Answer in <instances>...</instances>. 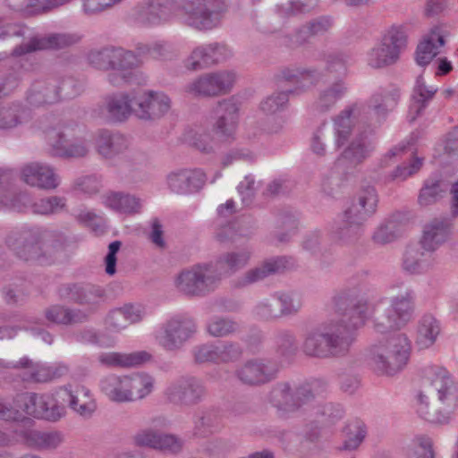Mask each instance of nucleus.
<instances>
[{"label": "nucleus", "instance_id": "f8f14e48", "mask_svg": "<svg viewBox=\"0 0 458 458\" xmlns=\"http://www.w3.org/2000/svg\"><path fill=\"white\" fill-rule=\"evenodd\" d=\"M235 81L232 72L221 71L203 74L183 88V93L189 98L211 97L229 91Z\"/></svg>", "mask_w": 458, "mask_h": 458}, {"label": "nucleus", "instance_id": "37998d69", "mask_svg": "<svg viewBox=\"0 0 458 458\" xmlns=\"http://www.w3.org/2000/svg\"><path fill=\"white\" fill-rule=\"evenodd\" d=\"M223 427V416L217 411H208L195 421L194 434L200 437H206L218 432Z\"/></svg>", "mask_w": 458, "mask_h": 458}, {"label": "nucleus", "instance_id": "2f4dec72", "mask_svg": "<svg viewBox=\"0 0 458 458\" xmlns=\"http://www.w3.org/2000/svg\"><path fill=\"white\" fill-rule=\"evenodd\" d=\"M60 394L69 398L70 407L81 416H90L96 410L90 391L83 386H76L73 389L65 388Z\"/></svg>", "mask_w": 458, "mask_h": 458}, {"label": "nucleus", "instance_id": "4c0bfd02", "mask_svg": "<svg viewBox=\"0 0 458 458\" xmlns=\"http://www.w3.org/2000/svg\"><path fill=\"white\" fill-rule=\"evenodd\" d=\"M288 264L289 260L284 257L266 261L259 267L249 270L240 282V285L245 286L262 280L269 275L287 268L289 267Z\"/></svg>", "mask_w": 458, "mask_h": 458}, {"label": "nucleus", "instance_id": "09e8293b", "mask_svg": "<svg viewBox=\"0 0 458 458\" xmlns=\"http://www.w3.org/2000/svg\"><path fill=\"white\" fill-rule=\"evenodd\" d=\"M366 433V427L362 421L354 420L349 423L344 430V448L346 450L356 449L364 440Z\"/></svg>", "mask_w": 458, "mask_h": 458}, {"label": "nucleus", "instance_id": "774afa93", "mask_svg": "<svg viewBox=\"0 0 458 458\" xmlns=\"http://www.w3.org/2000/svg\"><path fill=\"white\" fill-rule=\"evenodd\" d=\"M191 141L202 152L208 153L213 149L214 141L208 133L198 131L191 139Z\"/></svg>", "mask_w": 458, "mask_h": 458}, {"label": "nucleus", "instance_id": "0e129e2a", "mask_svg": "<svg viewBox=\"0 0 458 458\" xmlns=\"http://www.w3.org/2000/svg\"><path fill=\"white\" fill-rule=\"evenodd\" d=\"M418 445L411 458H433L432 441L428 437L417 438Z\"/></svg>", "mask_w": 458, "mask_h": 458}, {"label": "nucleus", "instance_id": "dca6fc26", "mask_svg": "<svg viewBox=\"0 0 458 458\" xmlns=\"http://www.w3.org/2000/svg\"><path fill=\"white\" fill-rule=\"evenodd\" d=\"M19 402L23 403V411L35 418L55 421L64 414V407L52 394H27Z\"/></svg>", "mask_w": 458, "mask_h": 458}, {"label": "nucleus", "instance_id": "e433bc0d", "mask_svg": "<svg viewBox=\"0 0 458 458\" xmlns=\"http://www.w3.org/2000/svg\"><path fill=\"white\" fill-rule=\"evenodd\" d=\"M151 355L145 352H134L131 353L107 352L98 356L101 364L108 367H132L140 365L149 360Z\"/></svg>", "mask_w": 458, "mask_h": 458}, {"label": "nucleus", "instance_id": "c9c22d12", "mask_svg": "<svg viewBox=\"0 0 458 458\" xmlns=\"http://www.w3.org/2000/svg\"><path fill=\"white\" fill-rule=\"evenodd\" d=\"M136 107L134 95L131 98L128 95L119 94L109 96L105 100V109L108 117L115 121H123L134 114Z\"/></svg>", "mask_w": 458, "mask_h": 458}, {"label": "nucleus", "instance_id": "de8ad7c7", "mask_svg": "<svg viewBox=\"0 0 458 458\" xmlns=\"http://www.w3.org/2000/svg\"><path fill=\"white\" fill-rule=\"evenodd\" d=\"M27 233H23L19 237L10 236L7 244L12 248L16 255L25 260L35 259L38 257L39 247L38 243H25Z\"/></svg>", "mask_w": 458, "mask_h": 458}, {"label": "nucleus", "instance_id": "f3484780", "mask_svg": "<svg viewBox=\"0 0 458 458\" xmlns=\"http://www.w3.org/2000/svg\"><path fill=\"white\" fill-rule=\"evenodd\" d=\"M195 330L191 319L177 316L167 322L157 335L158 344L166 350L179 348L188 340Z\"/></svg>", "mask_w": 458, "mask_h": 458}, {"label": "nucleus", "instance_id": "6e6552de", "mask_svg": "<svg viewBox=\"0 0 458 458\" xmlns=\"http://www.w3.org/2000/svg\"><path fill=\"white\" fill-rule=\"evenodd\" d=\"M377 193L373 187L361 189L352 205L344 211L341 223L334 231V239L350 242L361 233L362 225L377 210Z\"/></svg>", "mask_w": 458, "mask_h": 458}, {"label": "nucleus", "instance_id": "423d86ee", "mask_svg": "<svg viewBox=\"0 0 458 458\" xmlns=\"http://www.w3.org/2000/svg\"><path fill=\"white\" fill-rule=\"evenodd\" d=\"M420 389L414 398L417 413L432 423H444L447 417L432 412L429 408V395L437 394L444 404L456 399V386L448 370L439 365H427L420 372Z\"/></svg>", "mask_w": 458, "mask_h": 458}, {"label": "nucleus", "instance_id": "5fc2aeb1", "mask_svg": "<svg viewBox=\"0 0 458 458\" xmlns=\"http://www.w3.org/2000/svg\"><path fill=\"white\" fill-rule=\"evenodd\" d=\"M208 56L204 45L196 47L184 60V66L190 71H198L208 67Z\"/></svg>", "mask_w": 458, "mask_h": 458}, {"label": "nucleus", "instance_id": "3c124183", "mask_svg": "<svg viewBox=\"0 0 458 458\" xmlns=\"http://www.w3.org/2000/svg\"><path fill=\"white\" fill-rule=\"evenodd\" d=\"M346 92V87L342 81H336L324 89L318 99V106L327 109L336 103Z\"/></svg>", "mask_w": 458, "mask_h": 458}, {"label": "nucleus", "instance_id": "69168bd1", "mask_svg": "<svg viewBox=\"0 0 458 458\" xmlns=\"http://www.w3.org/2000/svg\"><path fill=\"white\" fill-rule=\"evenodd\" d=\"M121 247L119 241L111 242L108 246V252L105 258L106 272V274L113 276L115 273L116 267V254Z\"/></svg>", "mask_w": 458, "mask_h": 458}, {"label": "nucleus", "instance_id": "2eb2a0df", "mask_svg": "<svg viewBox=\"0 0 458 458\" xmlns=\"http://www.w3.org/2000/svg\"><path fill=\"white\" fill-rule=\"evenodd\" d=\"M134 114L140 119L154 120L165 115L171 108V98L162 91L144 90L134 93Z\"/></svg>", "mask_w": 458, "mask_h": 458}, {"label": "nucleus", "instance_id": "79ce46f5", "mask_svg": "<svg viewBox=\"0 0 458 458\" xmlns=\"http://www.w3.org/2000/svg\"><path fill=\"white\" fill-rule=\"evenodd\" d=\"M127 378L131 402L145 398L154 389V378L148 374H132Z\"/></svg>", "mask_w": 458, "mask_h": 458}, {"label": "nucleus", "instance_id": "6e6d98bb", "mask_svg": "<svg viewBox=\"0 0 458 458\" xmlns=\"http://www.w3.org/2000/svg\"><path fill=\"white\" fill-rule=\"evenodd\" d=\"M204 47L208 59H210L208 60V66L224 62L232 55V51L225 44L210 43Z\"/></svg>", "mask_w": 458, "mask_h": 458}, {"label": "nucleus", "instance_id": "ea45409f", "mask_svg": "<svg viewBox=\"0 0 458 458\" xmlns=\"http://www.w3.org/2000/svg\"><path fill=\"white\" fill-rule=\"evenodd\" d=\"M437 89H428L422 77H419L416 81L414 88V93L412 96V102L410 106L408 117L411 122L414 121L419 116L422 110L426 107L427 103L430 100Z\"/></svg>", "mask_w": 458, "mask_h": 458}, {"label": "nucleus", "instance_id": "338daca9", "mask_svg": "<svg viewBox=\"0 0 458 458\" xmlns=\"http://www.w3.org/2000/svg\"><path fill=\"white\" fill-rule=\"evenodd\" d=\"M326 124L323 123L312 134L310 139V149L317 156H324L326 153V147L323 142L324 128Z\"/></svg>", "mask_w": 458, "mask_h": 458}, {"label": "nucleus", "instance_id": "49530a36", "mask_svg": "<svg viewBox=\"0 0 458 458\" xmlns=\"http://www.w3.org/2000/svg\"><path fill=\"white\" fill-rule=\"evenodd\" d=\"M403 266L411 274H420L428 270L430 263L423 252L410 248L405 251Z\"/></svg>", "mask_w": 458, "mask_h": 458}, {"label": "nucleus", "instance_id": "c85d7f7f", "mask_svg": "<svg viewBox=\"0 0 458 458\" xmlns=\"http://www.w3.org/2000/svg\"><path fill=\"white\" fill-rule=\"evenodd\" d=\"M450 234V221L446 218H435L424 228L421 246L428 251H433L446 242Z\"/></svg>", "mask_w": 458, "mask_h": 458}, {"label": "nucleus", "instance_id": "b1692460", "mask_svg": "<svg viewBox=\"0 0 458 458\" xmlns=\"http://www.w3.org/2000/svg\"><path fill=\"white\" fill-rule=\"evenodd\" d=\"M21 179L30 186L51 190L59 184V178L52 167L39 164L30 163L21 169Z\"/></svg>", "mask_w": 458, "mask_h": 458}, {"label": "nucleus", "instance_id": "8fccbe9b", "mask_svg": "<svg viewBox=\"0 0 458 458\" xmlns=\"http://www.w3.org/2000/svg\"><path fill=\"white\" fill-rule=\"evenodd\" d=\"M447 187L442 181L427 182L420 190L419 202L422 206H428L440 199L446 192Z\"/></svg>", "mask_w": 458, "mask_h": 458}, {"label": "nucleus", "instance_id": "473e14b6", "mask_svg": "<svg viewBox=\"0 0 458 458\" xmlns=\"http://www.w3.org/2000/svg\"><path fill=\"white\" fill-rule=\"evenodd\" d=\"M143 316L144 310L141 306L126 304L111 310L107 316L106 324L114 330H121L140 321Z\"/></svg>", "mask_w": 458, "mask_h": 458}, {"label": "nucleus", "instance_id": "393cba45", "mask_svg": "<svg viewBox=\"0 0 458 458\" xmlns=\"http://www.w3.org/2000/svg\"><path fill=\"white\" fill-rule=\"evenodd\" d=\"M206 174L200 169H182L171 173L167 177L170 189L179 194L199 190L205 183Z\"/></svg>", "mask_w": 458, "mask_h": 458}, {"label": "nucleus", "instance_id": "864d4df0", "mask_svg": "<svg viewBox=\"0 0 458 458\" xmlns=\"http://www.w3.org/2000/svg\"><path fill=\"white\" fill-rule=\"evenodd\" d=\"M237 327L233 320L216 317L208 324V332L213 336L223 337L236 331Z\"/></svg>", "mask_w": 458, "mask_h": 458}, {"label": "nucleus", "instance_id": "1a4fd4ad", "mask_svg": "<svg viewBox=\"0 0 458 458\" xmlns=\"http://www.w3.org/2000/svg\"><path fill=\"white\" fill-rule=\"evenodd\" d=\"M319 74L314 71H299L296 69L287 68L282 72L280 81L281 83H290L298 85L294 89L282 85L286 89L285 91L279 92L276 95H272L267 98L260 103V109L267 114H275L288 101V93L298 92L302 88H308L318 81Z\"/></svg>", "mask_w": 458, "mask_h": 458}, {"label": "nucleus", "instance_id": "412c9836", "mask_svg": "<svg viewBox=\"0 0 458 458\" xmlns=\"http://www.w3.org/2000/svg\"><path fill=\"white\" fill-rule=\"evenodd\" d=\"M193 355L198 363H227L237 360L242 356V349L236 344H203L194 349Z\"/></svg>", "mask_w": 458, "mask_h": 458}, {"label": "nucleus", "instance_id": "680f3d73", "mask_svg": "<svg viewBox=\"0 0 458 458\" xmlns=\"http://www.w3.org/2000/svg\"><path fill=\"white\" fill-rule=\"evenodd\" d=\"M19 396L13 401V404L7 401H0V417L5 420H17L21 417V410L23 411V403L19 402Z\"/></svg>", "mask_w": 458, "mask_h": 458}, {"label": "nucleus", "instance_id": "9d476101", "mask_svg": "<svg viewBox=\"0 0 458 458\" xmlns=\"http://www.w3.org/2000/svg\"><path fill=\"white\" fill-rule=\"evenodd\" d=\"M407 30L403 25H393L383 36L381 44L369 56L371 66L380 68L395 63L407 46Z\"/></svg>", "mask_w": 458, "mask_h": 458}, {"label": "nucleus", "instance_id": "603ef678", "mask_svg": "<svg viewBox=\"0 0 458 458\" xmlns=\"http://www.w3.org/2000/svg\"><path fill=\"white\" fill-rule=\"evenodd\" d=\"M273 296L274 302H276V305L278 310L280 311V317L284 315L295 314L300 310L301 307V301L298 299H294L290 294L277 293Z\"/></svg>", "mask_w": 458, "mask_h": 458}, {"label": "nucleus", "instance_id": "58836bf2", "mask_svg": "<svg viewBox=\"0 0 458 458\" xmlns=\"http://www.w3.org/2000/svg\"><path fill=\"white\" fill-rule=\"evenodd\" d=\"M30 116L27 109L19 104H0V130H9L26 122Z\"/></svg>", "mask_w": 458, "mask_h": 458}, {"label": "nucleus", "instance_id": "13d9d810", "mask_svg": "<svg viewBox=\"0 0 458 458\" xmlns=\"http://www.w3.org/2000/svg\"><path fill=\"white\" fill-rule=\"evenodd\" d=\"M398 228L396 223L388 221L381 225L373 235L375 242L386 244L394 241L398 236Z\"/></svg>", "mask_w": 458, "mask_h": 458}, {"label": "nucleus", "instance_id": "c03bdc74", "mask_svg": "<svg viewBox=\"0 0 458 458\" xmlns=\"http://www.w3.org/2000/svg\"><path fill=\"white\" fill-rule=\"evenodd\" d=\"M46 318L51 323L68 325L81 322L86 314L80 310H73L55 305L47 310Z\"/></svg>", "mask_w": 458, "mask_h": 458}, {"label": "nucleus", "instance_id": "5701e85b", "mask_svg": "<svg viewBox=\"0 0 458 458\" xmlns=\"http://www.w3.org/2000/svg\"><path fill=\"white\" fill-rule=\"evenodd\" d=\"M93 140L96 151L106 159L123 154L129 147L128 140L123 135L107 130L98 131Z\"/></svg>", "mask_w": 458, "mask_h": 458}, {"label": "nucleus", "instance_id": "a878e982", "mask_svg": "<svg viewBox=\"0 0 458 458\" xmlns=\"http://www.w3.org/2000/svg\"><path fill=\"white\" fill-rule=\"evenodd\" d=\"M135 442L139 445L173 454L180 452L183 445L182 441L174 435L163 434L152 429L139 432L135 437Z\"/></svg>", "mask_w": 458, "mask_h": 458}, {"label": "nucleus", "instance_id": "bb28decb", "mask_svg": "<svg viewBox=\"0 0 458 458\" xmlns=\"http://www.w3.org/2000/svg\"><path fill=\"white\" fill-rule=\"evenodd\" d=\"M403 156H407L409 158H411V162L409 165L397 166L396 170L393 174L394 179L404 180L407 177L417 173L422 165V160L415 157L414 150L410 145V143H408L407 145L401 144L392 148L382 159L381 165L386 166L388 165V160H391L392 158L396 157H402Z\"/></svg>", "mask_w": 458, "mask_h": 458}, {"label": "nucleus", "instance_id": "f257e3e1", "mask_svg": "<svg viewBox=\"0 0 458 458\" xmlns=\"http://www.w3.org/2000/svg\"><path fill=\"white\" fill-rule=\"evenodd\" d=\"M399 90H384L373 94L367 106L354 104L343 110L335 119V145L341 148L349 143L336 161L337 166L352 167L362 163L373 150L368 133L354 127V122L368 118L380 123L397 106Z\"/></svg>", "mask_w": 458, "mask_h": 458}, {"label": "nucleus", "instance_id": "a211bd4d", "mask_svg": "<svg viewBox=\"0 0 458 458\" xmlns=\"http://www.w3.org/2000/svg\"><path fill=\"white\" fill-rule=\"evenodd\" d=\"M311 397L310 386H303L293 394L287 383H279L272 389L269 400L278 410L293 411L308 403Z\"/></svg>", "mask_w": 458, "mask_h": 458}, {"label": "nucleus", "instance_id": "7c9ffc66", "mask_svg": "<svg viewBox=\"0 0 458 458\" xmlns=\"http://www.w3.org/2000/svg\"><path fill=\"white\" fill-rule=\"evenodd\" d=\"M60 295L81 305H97L102 299L103 292L94 285H66L61 288Z\"/></svg>", "mask_w": 458, "mask_h": 458}, {"label": "nucleus", "instance_id": "a19ab883", "mask_svg": "<svg viewBox=\"0 0 458 458\" xmlns=\"http://www.w3.org/2000/svg\"><path fill=\"white\" fill-rule=\"evenodd\" d=\"M23 438L32 447L50 449L57 447L62 442V437L57 432H46L36 429H27L23 432Z\"/></svg>", "mask_w": 458, "mask_h": 458}, {"label": "nucleus", "instance_id": "7ed1b4c3", "mask_svg": "<svg viewBox=\"0 0 458 458\" xmlns=\"http://www.w3.org/2000/svg\"><path fill=\"white\" fill-rule=\"evenodd\" d=\"M226 4L224 0H147L138 11L137 19L145 26L178 21L199 31L211 30L221 24Z\"/></svg>", "mask_w": 458, "mask_h": 458}, {"label": "nucleus", "instance_id": "4468645a", "mask_svg": "<svg viewBox=\"0 0 458 458\" xmlns=\"http://www.w3.org/2000/svg\"><path fill=\"white\" fill-rule=\"evenodd\" d=\"M58 89L51 82L36 81L29 90L27 101L32 106H41L55 103L62 98H72L80 93V89L72 78L64 80Z\"/></svg>", "mask_w": 458, "mask_h": 458}, {"label": "nucleus", "instance_id": "bf43d9fd", "mask_svg": "<svg viewBox=\"0 0 458 458\" xmlns=\"http://www.w3.org/2000/svg\"><path fill=\"white\" fill-rule=\"evenodd\" d=\"M64 206V201L59 197L42 199L32 206L34 213L47 215L59 211Z\"/></svg>", "mask_w": 458, "mask_h": 458}, {"label": "nucleus", "instance_id": "aec40b11", "mask_svg": "<svg viewBox=\"0 0 458 458\" xmlns=\"http://www.w3.org/2000/svg\"><path fill=\"white\" fill-rule=\"evenodd\" d=\"M203 385L194 377H181L169 385L165 391L168 400L177 404H192L205 394Z\"/></svg>", "mask_w": 458, "mask_h": 458}, {"label": "nucleus", "instance_id": "c756f323", "mask_svg": "<svg viewBox=\"0 0 458 458\" xmlns=\"http://www.w3.org/2000/svg\"><path fill=\"white\" fill-rule=\"evenodd\" d=\"M74 42L72 37L65 34H53L47 37H33L27 43L16 47L14 55H21L38 50L57 49Z\"/></svg>", "mask_w": 458, "mask_h": 458}, {"label": "nucleus", "instance_id": "0eeeda50", "mask_svg": "<svg viewBox=\"0 0 458 458\" xmlns=\"http://www.w3.org/2000/svg\"><path fill=\"white\" fill-rule=\"evenodd\" d=\"M411 343L404 334H394L374 344L369 351V365L380 375L392 376L407 365Z\"/></svg>", "mask_w": 458, "mask_h": 458}, {"label": "nucleus", "instance_id": "4d7b16f0", "mask_svg": "<svg viewBox=\"0 0 458 458\" xmlns=\"http://www.w3.org/2000/svg\"><path fill=\"white\" fill-rule=\"evenodd\" d=\"M254 315L262 320H271L280 317L276 302H274V296L266 299L259 302L253 310Z\"/></svg>", "mask_w": 458, "mask_h": 458}, {"label": "nucleus", "instance_id": "9b49d317", "mask_svg": "<svg viewBox=\"0 0 458 458\" xmlns=\"http://www.w3.org/2000/svg\"><path fill=\"white\" fill-rule=\"evenodd\" d=\"M46 140L51 154L56 157H83L89 153L85 140L75 137V128L70 125L47 130Z\"/></svg>", "mask_w": 458, "mask_h": 458}, {"label": "nucleus", "instance_id": "20e7f679", "mask_svg": "<svg viewBox=\"0 0 458 458\" xmlns=\"http://www.w3.org/2000/svg\"><path fill=\"white\" fill-rule=\"evenodd\" d=\"M249 259L250 254L246 251H233L222 256L215 267L212 265H195L183 269L175 277V288L181 293L188 296L205 295L217 286L221 276L243 267Z\"/></svg>", "mask_w": 458, "mask_h": 458}, {"label": "nucleus", "instance_id": "a18cd8bd", "mask_svg": "<svg viewBox=\"0 0 458 458\" xmlns=\"http://www.w3.org/2000/svg\"><path fill=\"white\" fill-rule=\"evenodd\" d=\"M107 207L122 213H136L140 208V200L131 195L111 192L106 197Z\"/></svg>", "mask_w": 458, "mask_h": 458}, {"label": "nucleus", "instance_id": "72a5a7b5", "mask_svg": "<svg viewBox=\"0 0 458 458\" xmlns=\"http://www.w3.org/2000/svg\"><path fill=\"white\" fill-rule=\"evenodd\" d=\"M101 392L112 402L131 403L127 376L110 375L100 382Z\"/></svg>", "mask_w": 458, "mask_h": 458}, {"label": "nucleus", "instance_id": "f704fd0d", "mask_svg": "<svg viewBox=\"0 0 458 458\" xmlns=\"http://www.w3.org/2000/svg\"><path fill=\"white\" fill-rule=\"evenodd\" d=\"M441 332L439 322L431 315L423 316L418 323L415 344L420 350L431 347Z\"/></svg>", "mask_w": 458, "mask_h": 458}, {"label": "nucleus", "instance_id": "f03ea898", "mask_svg": "<svg viewBox=\"0 0 458 458\" xmlns=\"http://www.w3.org/2000/svg\"><path fill=\"white\" fill-rule=\"evenodd\" d=\"M334 303L339 320L305 335L302 351L306 355L327 358L345 354L352 341L350 332L363 326L372 312L363 298L353 294H340Z\"/></svg>", "mask_w": 458, "mask_h": 458}, {"label": "nucleus", "instance_id": "39448f33", "mask_svg": "<svg viewBox=\"0 0 458 458\" xmlns=\"http://www.w3.org/2000/svg\"><path fill=\"white\" fill-rule=\"evenodd\" d=\"M163 51L164 46L161 44H155L152 47L148 45H139L137 55L133 52L121 47H108L91 51L88 59L89 64L98 70H111L108 81L115 85L120 81H128L132 71L139 67L144 60L163 57Z\"/></svg>", "mask_w": 458, "mask_h": 458}, {"label": "nucleus", "instance_id": "052dcab7", "mask_svg": "<svg viewBox=\"0 0 458 458\" xmlns=\"http://www.w3.org/2000/svg\"><path fill=\"white\" fill-rule=\"evenodd\" d=\"M331 26L328 19H319L312 21L310 24L303 26L298 34L297 42L301 43L305 41L308 37L317 35L318 33L327 31Z\"/></svg>", "mask_w": 458, "mask_h": 458}, {"label": "nucleus", "instance_id": "e2e57ef3", "mask_svg": "<svg viewBox=\"0 0 458 458\" xmlns=\"http://www.w3.org/2000/svg\"><path fill=\"white\" fill-rule=\"evenodd\" d=\"M26 199L27 197L25 195L14 197L9 191H4L2 199H0V210L9 208L19 212L24 211V207L21 202Z\"/></svg>", "mask_w": 458, "mask_h": 458}, {"label": "nucleus", "instance_id": "4be33fe9", "mask_svg": "<svg viewBox=\"0 0 458 458\" xmlns=\"http://www.w3.org/2000/svg\"><path fill=\"white\" fill-rule=\"evenodd\" d=\"M239 105L233 98L219 102L216 108L217 120L215 130L224 140L232 138L238 124Z\"/></svg>", "mask_w": 458, "mask_h": 458}, {"label": "nucleus", "instance_id": "6ab92c4d", "mask_svg": "<svg viewBox=\"0 0 458 458\" xmlns=\"http://www.w3.org/2000/svg\"><path fill=\"white\" fill-rule=\"evenodd\" d=\"M277 371L276 363L262 359H252L241 366L236 375L242 383L256 386L269 382L276 377Z\"/></svg>", "mask_w": 458, "mask_h": 458}, {"label": "nucleus", "instance_id": "ddd939ff", "mask_svg": "<svg viewBox=\"0 0 458 458\" xmlns=\"http://www.w3.org/2000/svg\"><path fill=\"white\" fill-rule=\"evenodd\" d=\"M414 295L411 291H406L391 301V305L386 314L377 318L375 329L382 334L387 333L405 326L412 318L414 311Z\"/></svg>", "mask_w": 458, "mask_h": 458}, {"label": "nucleus", "instance_id": "cd10ccee", "mask_svg": "<svg viewBox=\"0 0 458 458\" xmlns=\"http://www.w3.org/2000/svg\"><path fill=\"white\" fill-rule=\"evenodd\" d=\"M445 35L439 26H436L424 36L418 45L416 61L420 65H427L440 53V48L445 45Z\"/></svg>", "mask_w": 458, "mask_h": 458}]
</instances>
